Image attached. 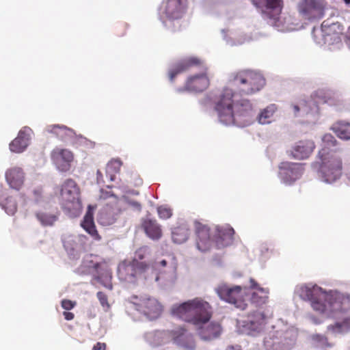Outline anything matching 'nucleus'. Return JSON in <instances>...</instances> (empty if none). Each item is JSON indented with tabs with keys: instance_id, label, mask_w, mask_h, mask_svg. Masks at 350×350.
Returning a JSON list of instances; mask_svg holds the SVG:
<instances>
[{
	"instance_id": "nucleus-1",
	"label": "nucleus",
	"mask_w": 350,
	"mask_h": 350,
	"mask_svg": "<svg viewBox=\"0 0 350 350\" xmlns=\"http://www.w3.org/2000/svg\"><path fill=\"white\" fill-rule=\"evenodd\" d=\"M193 67L200 68L202 72L188 77L185 85V89L196 92L204 91L210 84L208 67L205 62L197 56L187 57L174 64L169 70L170 81H172L177 75L186 72Z\"/></svg>"
},
{
	"instance_id": "nucleus-2",
	"label": "nucleus",
	"mask_w": 350,
	"mask_h": 350,
	"mask_svg": "<svg viewBox=\"0 0 350 350\" xmlns=\"http://www.w3.org/2000/svg\"><path fill=\"white\" fill-rule=\"evenodd\" d=\"M172 316L198 327L206 324L213 316L210 304L200 297L174 304L170 310Z\"/></svg>"
},
{
	"instance_id": "nucleus-3",
	"label": "nucleus",
	"mask_w": 350,
	"mask_h": 350,
	"mask_svg": "<svg viewBox=\"0 0 350 350\" xmlns=\"http://www.w3.org/2000/svg\"><path fill=\"white\" fill-rule=\"evenodd\" d=\"M230 81L239 88L241 95H250L260 91L265 84L262 75L253 70H241L232 73Z\"/></svg>"
},
{
	"instance_id": "nucleus-4",
	"label": "nucleus",
	"mask_w": 350,
	"mask_h": 350,
	"mask_svg": "<svg viewBox=\"0 0 350 350\" xmlns=\"http://www.w3.org/2000/svg\"><path fill=\"white\" fill-rule=\"evenodd\" d=\"M321 160L319 173L325 182L332 183L342 174V159L327 148H322L319 152Z\"/></svg>"
},
{
	"instance_id": "nucleus-5",
	"label": "nucleus",
	"mask_w": 350,
	"mask_h": 350,
	"mask_svg": "<svg viewBox=\"0 0 350 350\" xmlns=\"http://www.w3.org/2000/svg\"><path fill=\"white\" fill-rule=\"evenodd\" d=\"M62 206L70 214L79 213L81 208L79 189L76 182L66 180L61 188Z\"/></svg>"
},
{
	"instance_id": "nucleus-6",
	"label": "nucleus",
	"mask_w": 350,
	"mask_h": 350,
	"mask_svg": "<svg viewBox=\"0 0 350 350\" xmlns=\"http://www.w3.org/2000/svg\"><path fill=\"white\" fill-rule=\"evenodd\" d=\"M233 96L234 93L231 89L224 88L215 103V109L219 119L221 122L226 125L235 122L234 107H238L239 105H234Z\"/></svg>"
},
{
	"instance_id": "nucleus-7",
	"label": "nucleus",
	"mask_w": 350,
	"mask_h": 350,
	"mask_svg": "<svg viewBox=\"0 0 350 350\" xmlns=\"http://www.w3.org/2000/svg\"><path fill=\"white\" fill-rule=\"evenodd\" d=\"M299 296L311 303L312 308L319 313L328 312L327 293L317 285H305L299 290Z\"/></svg>"
},
{
	"instance_id": "nucleus-8",
	"label": "nucleus",
	"mask_w": 350,
	"mask_h": 350,
	"mask_svg": "<svg viewBox=\"0 0 350 350\" xmlns=\"http://www.w3.org/2000/svg\"><path fill=\"white\" fill-rule=\"evenodd\" d=\"M219 297L226 302L234 304L236 308L245 310L247 306L246 302V288L240 286L230 287L221 284L215 289Z\"/></svg>"
},
{
	"instance_id": "nucleus-9",
	"label": "nucleus",
	"mask_w": 350,
	"mask_h": 350,
	"mask_svg": "<svg viewBox=\"0 0 350 350\" xmlns=\"http://www.w3.org/2000/svg\"><path fill=\"white\" fill-rule=\"evenodd\" d=\"M188 5L187 0H165L161 7V16L169 21L180 19Z\"/></svg>"
},
{
	"instance_id": "nucleus-10",
	"label": "nucleus",
	"mask_w": 350,
	"mask_h": 350,
	"mask_svg": "<svg viewBox=\"0 0 350 350\" xmlns=\"http://www.w3.org/2000/svg\"><path fill=\"white\" fill-rule=\"evenodd\" d=\"M252 5L269 18H276L281 14L283 0H251Z\"/></svg>"
},
{
	"instance_id": "nucleus-11",
	"label": "nucleus",
	"mask_w": 350,
	"mask_h": 350,
	"mask_svg": "<svg viewBox=\"0 0 350 350\" xmlns=\"http://www.w3.org/2000/svg\"><path fill=\"white\" fill-rule=\"evenodd\" d=\"M299 10L309 20L321 18L324 15V5L321 0H301Z\"/></svg>"
},
{
	"instance_id": "nucleus-12",
	"label": "nucleus",
	"mask_w": 350,
	"mask_h": 350,
	"mask_svg": "<svg viewBox=\"0 0 350 350\" xmlns=\"http://www.w3.org/2000/svg\"><path fill=\"white\" fill-rule=\"evenodd\" d=\"M51 156L58 170L62 172H67L70 170V163L74 158L71 151L56 148L51 152Z\"/></svg>"
},
{
	"instance_id": "nucleus-13",
	"label": "nucleus",
	"mask_w": 350,
	"mask_h": 350,
	"mask_svg": "<svg viewBox=\"0 0 350 350\" xmlns=\"http://www.w3.org/2000/svg\"><path fill=\"white\" fill-rule=\"evenodd\" d=\"M137 310L150 318L158 317L162 311V306L154 298L144 297L137 304Z\"/></svg>"
},
{
	"instance_id": "nucleus-14",
	"label": "nucleus",
	"mask_w": 350,
	"mask_h": 350,
	"mask_svg": "<svg viewBox=\"0 0 350 350\" xmlns=\"http://www.w3.org/2000/svg\"><path fill=\"white\" fill-rule=\"evenodd\" d=\"M194 226L198 237L196 243L198 248L202 252L208 250L212 241H214L213 238L211 237L209 228L197 221L194 222Z\"/></svg>"
},
{
	"instance_id": "nucleus-15",
	"label": "nucleus",
	"mask_w": 350,
	"mask_h": 350,
	"mask_svg": "<svg viewBox=\"0 0 350 350\" xmlns=\"http://www.w3.org/2000/svg\"><path fill=\"white\" fill-rule=\"evenodd\" d=\"M234 234V229L228 225L217 226L213 241L218 248L224 247L232 243Z\"/></svg>"
},
{
	"instance_id": "nucleus-16",
	"label": "nucleus",
	"mask_w": 350,
	"mask_h": 350,
	"mask_svg": "<svg viewBox=\"0 0 350 350\" xmlns=\"http://www.w3.org/2000/svg\"><path fill=\"white\" fill-rule=\"evenodd\" d=\"M280 174L286 181H295L303 172V166L300 163L282 162L280 165Z\"/></svg>"
},
{
	"instance_id": "nucleus-17",
	"label": "nucleus",
	"mask_w": 350,
	"mask_h": 350,
	"mask_svg": "<svg viewBox=\"0 0 350 350\" xmlns=\"http://www.w3.org/2000/svg\"><path fill=\"white\" fill-rule=\"evenodd\" d=\"M197 327L198 335L204 341H211L219 338L222 332L221 325L217 322H211Z\"/></svg>"
},
{
	"instance_id": "nucleus-18",
	"label": "nucleus",
	"mask_w": 350,
	"mask_h": 350,
	"mask_svg": "<svg viewBox=\"0 0 350 350\" xmlns=\"http://www.w3.org/2000/svg\"><path fill=\"white\" fill-rule=\"evenodd\" d=\"M315 148L314 142L311 140L299 141L290 151V155L295 159H307Z\"/></svg>"
},
{
	"instance_id": "nucleus-19",
	"label": "nucleus",
	"mask_w": 350,
	"mask_h": 350,
	"mask_svg": "<svg viewBox=\"0 0 350 350\" xmlns=\"http://www.w3.org/2000/svg\"><path fill=\"white\" fill-rule=\"evenodd\" d=\"M5 179L12 189L18 191L24 184L25 173L21 167H14L6 171Z\"/></svg>"
},
{
	"instance_id": "nucleus-20",
	"label": "nucleus",
	"mask_w": 350,
	"mask_h": 350,
	"mask_svg": "<svg viewBox=\"0 0 350 350\" xmlns=\"http://www.w3.org/2000/svg\"><path fill=\"white\" fill-rule=\"evenodd\" d=\"M142 228L146 234L152 240H159L162 237L161 226L156 219H144L142 223Z\"/></svg>"
},
{
	"instance_id": "nucleus-21",
	"label": "nucleus",
	"mask_w": 350,
	"mask_h": 350,
	"mask_svg": "<svg viewBox=\"0 0 350 350\" xmlns=\"http://www.w3.org/2000/svg\"><path fill=\"white\" fill-rule=\"evenodd\" d=\"M29 137L25 129H21L17 137L10 144V149L12 152L21 153L23 152L28 146Z\"/></svg>"
},
{
	"instance_id": "nucleus-22",
	"label": "nucleus",
	"mask_w": 350,
	"mask_h": 350,
	"mask_svg": "<svg viewBox=\"0 0 350 350\" xmlns=\"http://www.w3.org/2000/svg\"><path fill=\"white\" fill-rule=\"evenodd\" d=\"M149 268L150 265L146 263V262L132 260L130 267H124L120 268L119 271L121 273L122 271H129V269H131L132 272L129 276L128 280H132V279L135 278L136 277H137V275L146 272L149 269ZM125 279H127V278H126Z\"/></svg>"
},
{
	"instance_id": "nucleus-23",
	"label": "nucleus",
	"mask_w": 350,
	"mask_h": 350,
	"mask_svg": "<svg viewBox=\"0 0 350 350\" xmlns=\"http://www.w3.org/2000/svg\"><path fill=\"white\" fill-rule=\"evenodd\" d=\"M81 226L94 240L100 241L101 239L94 224L93 213L90 210L85 213Z\"/></svg>"
},
{
	"instance_id": "nucleus-24",
	"label": "nucleus",
	"mask_w": 350,
	"mask_h": 350,
	"mask_svg": "<svg viewBox=\"0 0 350 350\" xmlns=\"http://www.w3.org/2000/svg\"><path fill=\"white\" fill-rule=\"evenodd\" d=\"M190 235V230L187 224H181L174 228L172 231V239L174 243L181 244L185 243Z\"/></svg>"
},
{
	"instance_id": "nucleus-25",
	"label": "nucleus",
	"mask_w": 350,
	"mask_h": 350,
	"mask_svg": "<svg viewBox=\"0 0 350 350\" xmlns=\"http://www.w3.org/2000/svg\"><path fill=\"white\" fill-rule=\"evenodd\" d=\"M265 324V314L262 312H256L247 323L246 327L251 331L260 332L264 329Z\"/></svg>"
},
{
	"instance_id": "nucleus-26",
	"label": "nucleus",
	"mask_w": 350,
	"mask_h": 350,
	"mask_svg": "<svg viewBox=\"0 0 350 350\" xmlns=\"http://www.w3.org/2000/svg\"><path fill=\"white\" fill-rule=\"evenodd\" d=\"M328 312L330 314L344 313L340 294H327Z\"/></svg>"
},
{
	"instance_id": "nucleus-27",
	"label": "nucleus",
	"mask_w": 350,
	"mask_h": 350,
	"mask_svg": "<svg viewBox=\"0 0 350 350\" xmlns=\"http://www.w3.org/2000/svg\"><path fill=\"white\" fill-rule=\"evenodd\" d=\"M153 267L155 269L163 270L166 268L167 270L165 271H175L177 267L176 259L174 256H167L166 259H162L154 263Z\"/></svg>"
},
{
	"instance_id": "nucleus-28",
	"label": "nucleus",
	"mask_w": 350,
	"mask_h": 350,
	"mask_svg": "<svg viewBox=\"0 0 350 350\" xmlns=\"http://www.w3.org/2000/svg\"><path fill=\"white\" fill-rule=\"evenodd\" d=\"M282 335V331L270 332L264 339V342L267 348L270 350L276 349L275 346L280 344Z\"/></svg>"
},
{
	"instance_id": "nucleus-29",
	"label": "nucleus",
	"mask_w": 350,
	"mask_h": 350,
	"mask_svg": "<svg viewBox=\"0 0 350 350\" xmlns=\"http://www.w3.org/2000/svg\"><path fill=\"white\" fill-rule=\"evenodd\" d=\"M47 131L55 135L57 137L64 139L72 133V130L64 125L53 124L47 127Z\"/></svg>"
},
{
	"instance_id": "nucleus-30",
	"label": "nucleus",
	"mask_w": 350,
	"mask_h": 350,
	"mask_svg": "<svg viewBox=\"0 0 350 350\" xmlns=\"http://www.w3.org/2000/svg\"><path fill=\"white\" fill-rule=\"evenodd\" d=\"M332 130L337 136L343 139H350V124L337 122L332 126Z\"/></svg>"
},
{
	"instance_id": "nucleus-31",
	"label": "nucleus",
	"mask_w": 350,
	"mask_h": 350,
	"mask_svg": "<svg viewBox=\"0 0 350 350\" xmlns=\"http://www.w3.org/2000/svg\"><path fill=\"white\" fill-rule=\"evenodd\" d=\"M269 289L265 288H258L251 296V301L258 306L266 304L268 300Z\"/></svg>"
},
{
	"instance_id": "nucleus-32",
	"label": "nucleus",
	"mask_w": 350,
	"mask_h": 350,
	"mask_svg": "<svg viewBox=\"0 0 350 350\" xmlns=\"http://www.w3.org/2000/svg\"><path fill=\"white\" fill-rule=\"evenodd\" d=\"M36 217L44 226H53L58 218L57 215L48 213L45 211L37 212L36 213Z\"/></svg>"
},
{
	"instance_id": "nucleus-33",
	"label": "nucleus",
	"mask_w": 350,
	"mask_h": 350,
	"mask_svg": "<svg viewBox=\"0 0 350 350\" xmlns=\"http://www.w3.org/2000/svg\"><path fill=\"white\" fill-rule=\"evenodd\" d=\"M327 329L332 333H341L349 330L350 317L344 319L342 322H336L333 325H329Z\"/></svg>"
},
{
	"instance_id": "nucleus-34",
	"label": "nucleus",
	"mask_w": 350,
	"mask_h": 350,
	"mask_svg": "<svg viewBox=\"0 0 350 350\" xmlns=\"http://www.w3.org/2000/svg\"><path fill=\"white\" fill-rule=\"evenodd\" d=\"M277 107L275 105H271L267 107L259 114L258 122L262 124L269 123Z\"/></svg>"
},
{
	"instance_id": "nucleus-35",
	"label": "nucleus",
	"mask_w": 350,
	"mask_h": 350,
	"mask_svg": "<svg viewBox=\"0 0 350 350\" xmlns=\"http://www.w3.org/2000/svg\"><path fill=\"white\" fill-rule=\"evenodd\" d=\"M314 105L312 100L306 101L301 100L298 105H293V109L295 116H298V113L301 111L304 113L308 114L311 111V105Z\"/></svg>"
},
{
	"instance_id": "nucleus-36",
	"label": "nucleus",
	"mask_w": 350,
	"mask_h": 350,
	"mask_svg": "<svg viewBox=\"0 0 350 350\" xmlns=\"http://www.w3.org/2000/svg\"><path fill=\"white\" fill-rule=\"evenodd\" d=\"M122 165V161L118 159H112L107 165V173L109 174L111 180H114V175L112 174L118 173Z\"/></svg>"
},
{
	"instance_id": "nucleus-37",
	"label": "nucleus",
	"mask_w": 350,
	"mask_h": 350,
	"mask_svg": "<svg viewBox=\"0 0 350 350\" xmlns=\"http://www.w3.org/2000/svg\"><path fill=\"white\" fill-rule=\"evenodd\" d=\"M3 208L5 212L10 215H13L17 211V205L14 200L12 199H7L5 202L3 204Z\"/></svg>"
},
{
	"instance_id": "nucleus-38",
	"label": "nucleus",
	"mask_w": 350,
	"mask_h": 350,
	"mask_svg": "<svg viewBox=\"0 0 350 350\" xmlns=\"http://www.w3.org/2000/svg\"><path fill=\"white\" fill-rule=\"evenodd\" d=\"M157 213L161 219H167L172 216V210L166 206H160L157 208Z\"/></svg>"
},
{
	"instance_id": "nucleus-39",
	"label": "nucleus",
	"mask_w": 350,
	"mask_h": 350,
	"mask_svg": "<svg viewBox=\"0 0 350 350\" xmlns=\"http://www.w3.org/2000/svg\"><path fill=\"white\" fill-rule=\"evenodd\" d=\"M97 298L98 299L100 305L105 310H108L110 308V305L108 302V297L107 295L102 292L99 291L96 293Z\"/></svg>"
},
{
	"instance_id": "nucleus-40",
	"label": "nucleus",
	"mask_w": 350,
	"mask_h": 350,
	"mask_svg": "<svg viewBox=\"0 0 350 350\" xmlns=\"http://www.w3.org/2000/svg\"><path fill=\"white\" fill-rule=\"evenodd\" d=\"M323 142L325 144V146L323 148H327L329 151V147L331 146H335L336 145V140L335 139L334 137L332 136L331 134H325L323 137ZM332 152H333L332 150Z\"/></svg>"
},
{
	"instance_id": "nucleus-41",
	"label": "nucleus",
	"mask_w": 350,
	"mask_h": 350,
	"mask_svg": "<svg viewBox=\"0 0 350 350\" xmlns=\"http://www.w3.org/2000/svg\"><path fill=\"white\" fill-rule=\"evenodd\" d=\"M148 253L147 247H142L136 250L135 256L133 260L142 261L146 258Z\"/></svg>"
},
{
	"instance_id": "nucleus-42",
	"label": "nucleus",
	"mask_w": 350,
	"mask_h": 350,
	"mask_svg": "<svg viewBox=\"0 0 350 350\" xmlns=\"http://www.w3.org/2000/svg\"><path fill=\"white\" fill-rule=\"evenodd\" d=\"M340 299L343 312H346L350 310V295H345L340 294Z\"/></svg>"
},
{
	"instance_id": "nucleus-43",
	"label": "nucleus",
	"mask_w": 350,
	"mask_h": 350,
	"mask_svg": "<svg viewBox=\"0 0 350 350\" xmlns=\"http://www.w3.org/2000/svg\"><path fill=\"white\" fill-rule=\"evenodd\" d=\"M77 305L76 301L70 299H63L61 301L62 307L66 310H70Z\"/></svg>"
},
{
	"instance_id": "nucleus-44",
	"label": "nucleus",
	"mask_w": 350,
	"mask_h": 350,
	"mask_svg": "<svg viewBox=\"0 0 350 350\" xmlns=\"http://www.w3.org/2000/svg\"><path fill=\"white\" fill-rule=\"evenodd\" d=\"M183 347L187 350H193L196 348V343L192 338L188 339V342L183 345Z\"/></svg>"
},
{
	"instance_id": "nucleus-45",
	"label": "nucleus",
	"mask_w": 350,
	"mask_h": 350,
	"mask_svg": "<svg viewBox=\"0 0 350 350\" xmlns=\"http://www.w3.org/2000/svg\"><path fill=\"white\" fill-rule=\"evenodd\" d=\"M106 344L103 342H97L92 348V350H105Z\"/></svg>"
},
{
	"instance_id": "nucleus-46",
	"label": "nucleus",
	"mask_w": 350,
	"mask_h": 350,
	"mask_svg": "<svg viewBox=\"0 0 350 350\" xmlns=\"http://www.w3.org/2000/svg\"><path fill=\"white\" fill-rule=\"evenodd\" d=\"M64 319L67 321H71L74 319L75 314L71 312L65 311L63 312Z\"/></svg>"
},
{
	"instance_id": "nucleus-47",
	"label": "nucleus",
	"mask_w": 350,
	"mask_h": 350,
	"mask_svg": "<svg viewBox=\"0 0 350 350\" xmlns=\"http://www.w3.org/2000/svg\"><path fill=\"white\" fill-rule=\"evenodd\" d=\"M250 287L254 290H258V288H261L254 279L250 278Z\"/></svg>"
},
{
	"instance_id": "nucleus-48",
	"label": "nucleus",
	"mask_w": 350,
	"mask_h": 350,
	"mask_svg": "<svg viewBox=\"0 0 350 350\" xmlns=\"http://www.w3.org/2000/svg\"><path fill=\"white\" fill-rule=\"evenodd\" d=\"M134 185L135 186H139L142 185V179L137 174H134Z\"/></svg>"
},
{
	"instance_id": "nucleus-49",
	"label": "nucleus",
	"mask_w": 350,
	"mask_h": 350,
	"mask_svg": "<svg viewBox=\"0 0 350 350\" xmlns=\"http://www.w3.org/2000/svg\"><path fill=\"white\" fill-rule=\"evenodd\" d=\"M241 106L245 107V110L250 109L252 105L248 100H243V103L241 104Z\"/></svg>"
},
{
	"instance_id": "nucleus-50",
	"label": "nucleus",
	"mask_w": 350,
	"mask_h": 350,
	"mask_svg": "<svg viewBox=\"0 0 350 350\" xmlns=\"http://www.w3.org/2000/svg\"><path fill=\"white\" fill-rule=\"evenodd\" d=\"M226 350H241V347L239 345H230L227 347Z\"/></svg>"
},
{
	"instance_id": "nucleus-51",
	"label": "nucleus",
	"mask_w": 350,
	"mask_h": 350,
	"mask_svg": "<svg viewBox=\"0 0 350 350\" xmlns=\"http://www.w3.org/2000/svg\"><path fill=\"white\" fill-rule=\"evenodd\" d=\"M100 264L99 262H96V263H94V265H92V267L95 270H98V268L100 267Z\"/></svg>"
},
{
	"instance_id": "nucleus-52",
	"label": "nucleus",
	"mask_w": 350,
	"mask_h": 350,
	"mask_svg": "<svg viewBox=\"0 0 350 350\" xmlns=\"http://www.w3.org/2000/svg\"><path fill=\"white\" fill-rule=\"evenodd\" d=\"M34 194L37 196V197H39L40 195H41V191L40 190H35L34 191Z\"/></svg>"
},
{
	"instance_id": "nucleus-53",
	"label": "nucleus",
	"mask_w": 350,
	"mask_h": 350,
	"mask_svg": "<svg viewBox=\"0 0 350 350\" xmlns=\"http://www.w3.org/2000/svg\"><path fill=\"white\" fill-rule=\"evenodd\" d=\"M347 36L348 39L350 40V27L348 28Z\"/></svg>"
},
{
	"instance_id": "nucleus-54",
	"label": "nucleus",
	"mask_w": 350,
	"mask_h": 350,
	"mask_svg": "<svg viewBox=\"0 0 350 350\" xmlns=\"http://www.w3.org/2000/svg\"><path fill=\"white\" fill-rule=\"evenodd\" d=\"M102 176V173L100 172V170H98L97 171V178H98L99 177H101Z\"/></svg>"
},
{
	"instance_id": "nucleus-55",
	"label": "nucleus",
	"mask_w": 350,
	"mask_h": 350,
	"mask_svg": "<svg viewBox=\"0 0 350 350\" xmlns=\"http://www.w3.org/2000/svg\"><path fill=\"white\" fill-rule=\"evenodd\" d=\"M344 1L345 2V3L347 4H350V0H344Z\"/></svg>"
},
{
	"instance_id": "nucleus-56",
	"label": "nucleus",
	"mask_w": 350,
	"mask_h": 350,
	"mask_svg": "<svg viewBox=\"0 0 350 350\" xmlns=\"http://www.w3.org/2000/svg\"><path fill=\"white\" fill-rule=\"evenodd\" d=\"M349 174V178H350V172H349V174Z\"/></svg>"
}]
</instances>
